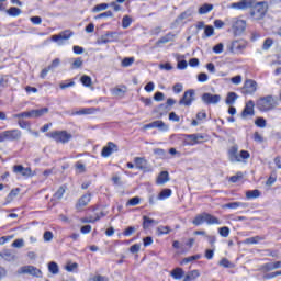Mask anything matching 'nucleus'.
<instances>
[{
    "instance_id": "c756f323",
    "label": "nucleus",
    "mask_w": 281,
    "mask_h": 281,
    "mask_svg": "<svg viewBox=\"0 0 281 281\" xmlns=\"http://www.w3.org/2000/svg\"><path fill=\"white\" fill-rule=\"evenodd\" d=\"M236 100H238V94H236V92H228L227 97H226V100H225V103L228 106H232V104H234L236 102Z\"/></svg>"
},
{
    "instance_id": "58836bf2",
    "label": "nucleus",
    "mask_w": 281,
    "mask_h": 281,
    "mask_svg": "<svg viewBox=\"0 0 281 281\" xmlns=\"http://www.w3.org/2000/svg\"><path fill=\"white\" fill-rule=\"evenodd\" d=\"M202 256L200 254L193 255L182 259L181 265H188L189 262H194V260H201Z\"/></svg>"
},
{
    "instance_id": "69168bd1",
    "label": "nucleus",
    "mask_w": 281,
    "mask_h": 281,
    "mask_svg": "<svg viewBox=\"0 0 281 281\" xmlns=\"http://www.w3.org/2000/svg\"><path fill=\"white\" fill-rule=\"evenodd\" d=\"M91 281H110L109 277L97 274L90 279Z\"/></svg>"
},
{
    "instance_id": "f8f14e48",
    "label": "nucleus",
    "mask_w": 281,
    "mask_h": 281,
    "mask_svg": "<svg viewBox=\"0 0 281 281\" xmlns=\"http://www.w3.org/2000/svg\"><path fill=\"white\" fill-rule=\"evenodd\" d=\"M0 258L5 260V262H16L19 260V256H16V251L13 249H3L0 252Z\"/></svg>"
},
{
    "instance_id": "7c9ffc66",
    "label": "nucleus",
    "mask_w": 281,
    "mask_h": 281,
    "mask_svg": "<svg viewBox=\"0 0 281 281\" xmlns=\"http://www.w3.org/2000/svg\"><path fill=\"white\" fill-rule=\"evenodd\" d=\"M151 124V128H158L159 131H168V125H166V123H164V121H154L150 123Z\"/></svg>"
},
{
    "instance_id": "20e7f679",
    "label": "nucleus",
    "mask_w": 281,
    "mask_h": 281,
    "mask_svg": "<svg viewBox=\"0 0 281 281\" xmlns=\"http://www.w3.org/2000/svg\"><path fill=\"white\" fill-rule=\"evenodd\" d=\"M46 137H50V139H54L57 144H69L74 136L67 131H54L47 133Z\"/></svg>"
},
{
    "instance_id": "c9c22d12",
    "label": "nucleus",
    "mask_w": 281,
    "mask_h": 281,
    "mask_svg": "<svg viewBox=\"0 0 281 281\" xmlns=\"http://www.w3.org/2000/svg\"><path fill=\"white\" fill-rule=\"evenodd\" d=\"M171 276L175 280H181L183 278V268H175L171 271Z\"/></svg>"
},
{
    "instance_id": "6e6552de",
    "label": "nucleus",
    "mask_w": 281,
    "mask_h": 281,
    "mask_svg": "<svg viewBox=\"0 0 281 281\" xmlns=\"http://www.w3.org/2000/svg\"><path fill=\"white\" fill-rule=\"evenodd\" d=\"M120 32H108L99 38L98 43L99 45H106V43H116L117 41H120Z\"/></svg>"
},
{
    "instance_id": "bf43d9fd",
    "label": "nucleus",
    "mask_w": 281,
    "mask_h": 281,
    "mask_svg": "<svg viewBox=\"0 0 281 281\" xmlns=\"http://www.w3.org/2000/svg\"><path fill=\"white\" fill-rule=\"evenodd\" d=\"M25 246V241L23 239H15L12 243V247H15V249H21V247Z\"/></svg>"
},
{
    "instance_id": "72a5a7b5",
    "label": "nucleus",
    "mask_w": 281,
    "mask_h": 281,
    "mask_svg": "<svg viewBox=\"0 0 281 281\" xmlns=\"http://www.w3.org/2000/svg\"><path fill=\"white\" fill-rule=\"evenodd\" d=\"M260 240H265V237H261V236L249 237L244 240V244L245 245H258V243H260Z\"/></svg>"
},
{
    "instance_id": "aec40b11",
    "label": "nucleus",
    "mask_w": 281,
    "mask_h": 281,
    "mask_svg": "<svg viewBox=\"0 0 281 281\" xmlns=\"http://www.w3.org/2000/svg\"><path fill=\"white\" fill-rule=\"evenodd\" d=\"M91 203V193L83 194L77 202L76 209L87 207Z\"/></svg>"
},
{
    "instance_id": "c03bdc74",
    "label": "nucleus",
    "mask_w": 281,
    "mask_h": 281,
    "mask_svg": "<svg viewBox=\"0 0 281 281\" xmlns=\"http://www.w3.org/2000/svg\"><path fill=\"white\" fill-rule=\"evenodd\" d=\"M276 270L273 262L263 263L260 267V271H263L265 273H269V271Z\"/></svg>"
},
{
    "instance_id": "a19ab883",
    "label": "nucleus",
    "mask_w": 281,
    "mask_h": 281,
    "mask_svg": "<svg viewBox=\"0 0 281 281\" xmlns=\"http://www.w3.org/2000/svg\"><path fill=\"white\" fill-rule=\"evenodd\" d=\"M48 271L53 273V276L58 274L59 272L58 263H56L55 261H50L48 263Z\"/></svg>"
},
{
    "instance_id": "13d9d810",
    "label": "nucleus",
    "mask_w": 281,
    "mask_h": 281,
    "mask_svg": "<svg viewBox=\"0 0 281 281\" xmlns=\"http://www.w3.org/2000/svg\"><path fill=\"white\" fill-rule=\"evenodd\" d=\"M256 126H258L259 128H265V126H267V120H265V117H258L255 121Z\"/></svg>"
},
{
    "instance_id": "09e8293b",
    "label": "nucleus",
    "mask_w": 281,
    "mask_h": 281,
    "mask_svg": "<svg viewBox=\"0 0 281 281\" xmlns=\"http://www.w3.org/2000/svg\"><path fill=\"white\" fill-rule=\"evenodd\" d=\"M210 36H214V26L206 25L204 29V36L203 38H210Z\"/></svg>"
},
{
    "instance_id": "4468645a",
    "label": "nucleus",
    "mask_w": 281,
    "mask_h": 281,
    "mask_svg": "<svg viewBox=\"0 0 281 281\" xmlns=\"http://www.w3.org/2000/svg\"><path fill=\"white\" fill-rule=\"evenodd\" d=\"M13 172L14 175H21V177H25L26 179L34 176L32 175V168L23 167V165L13 166Z\"/></svg>"
},
{
    "instance_id": "9d476101",
    "label": "nucleus",
    "mask_w": 281,
    "mask_h": 281,
    "mask_svg": "<svg viewBox=\"0 0 281 281\" xmlns=\"http://www.w3.org/2000/svg\"><path fill=\"white\" fill-rule=\"evenodd\" d=\"M255 91H258V82L254 79H247L241 89V93H244V95H252Z\"/></svg>"
},
{
    "instance_id": "4c0bfd02",
    "label": "nucleus",
    "mask_w": 281,
    "mask_h": 281,
    "mask_svg": "<svg viewBox=\"0 0 281 281\" xmlns=\"http://www.w3.org/2000/svg\"><path fill=\"white\" fill-rule=\"evenodd\" d=\"M19 192H21L19 188L11 190L10 193L7 195V203H12V201H14V198L19 196Z\"/></svg>"
},
{
    "instance_id": "2f4dec72",
    "label": "nucleus",
    "mask_w": 281,
    "mask_h": 281,
    "mask_svg": "<svg viewBox=\"0 0 281 281\" xmlns=\"http://www.w3.org/2000/svg\"><path fill=\"white\" fill-rule=\"evenodd\" d=\"M214 10V4L204 3L202 7L199 8V14H207Z\"/></svg>"
},
{
    "instance_id": "ea45409f",
    "label": "nucleus",
    "mask_w": 281,
    "mask_h": 281,
    "mask_svg": "<svg viewBox=\"0 0 281 281\" xmlns=\"http://www.w3.org/2000/svg\"><path fill=\"white\" fill-rule=\"evenodd\" d=\"M193 225H203V223H205V213L199 214L194 217V220L192 221Z\"/></svg>"
},
{
    "instance_id": "e2e57ef3",
    "label": "nucleus",
    "mask_w": 281,
    "mask_h": 281,
    "mask_svg": "<svg viewBox=\"0 0 281 281\" xmlns=\"http://www.w3.org/2000/svg\"><path fill=\"white\" fill-rule=\"evenodd\" d=\"M82 63L81 57L76 58L72 63V69H80V67H82Z\"/></svg>"
},
{
    "instance_id": "dca6fc26",
    "label": "nucleus",
    "mask_w": 281,
    "mask_h": 281,
    "mask_svg": "<svg viewBox=\"0 0 281 281\" xmlns=\"http://www.w3.org/2000/svg\"><path fill=\"white\" fill-rule=\"evenodd\" d=\"M256 0H241L239 2H234L231 8L235 10H247L248 8H254Z\"/></svg>"
},
{
    "instance_id": "6e6d98bb",
    "label": "nucleus",
    "mask_w": 281,
    "mask_h": 281,
    "mask_svg": "<svg viewBox=\"0 0 281 281\" xmlns=\"http://www.w3.org/2000/svg\"><path fill=\"white\" fill-rule=\"evenodd\" d=\"M137 232V228L135 226H128L127 228L124 229L123 236H133Z\"/></svg>"
},
{
    "instance_id": "de8ad7c7",
    "label": "nucleus",
    "mask_w": 281,
    "mask_h": 281,
    "mask_svg": "<svg viewBox=\"0 0 281 281\" xmlns=\"http://www.w3.org/2000/svg\"><path fill=\"white\" fill-rule=\"evenodd\" d=\"M133 23V19H131V16L128 15H124L123 20H122V27L124 30L131 27V24Z\"/></svg>"
},
{
    "instance_id": "a18cd8bd",
    "label": "nucleus",
    "mask_w": 281,
    "mask_h": 281,
    "mask_svg": "<svg viewBox=\"0 0 281 281\" xmlns=\"http://www.w3.org/2000/svg\"><path fill=\"white\" fill-rule=\"evenodd\" d=\"M172 195V190L170 189H164L159 195L158 199H160V201H164V199H168Z\"/></svg>"
},
{
    "instance_id": "bb28decb",
    "label": "nucleus",
    "mask_w": 281,
    "mask_h": 281,
    "mask_svg": "<svg viewBox=\"0 0 281 281\" xmlns=\"http://www.w3.org/2000/svg\"><path fill=\"white\" fill-rule=\"evenodd\" d=\"M112 95H116L117 98H124L126 93V86H120L111 89Z\"/></svg>"
},
{
    "instance_id": "f3484780",
    "label": "nucleus",
    "mask_w": 281,
    "mask_h": 281,
    "mask_svg": "<svg viewBox=\"0 0 281 281\" xmlns=\"http://www.w3.org/2000/svg\"><path fill=\"white\" fill-rule=\"evenodd\" d=\"M175 104H177V101L172 98H169V99H167V105L160 104L159 106L154 109V113H159L158 117H164L168 106H175Z\"/></svg>"
},
{
    "instance_id": "423d86ee",
    "label": "nucleus",
    "mask_w": 281,
    "mask_h": 281,
    "mask_svg": "<svg viewBox=\"0 0 281 281\" xmlns=\"http://www.w3.org/2000/svg\"><path fill=\"white\" fill-rule=\"evenodd\" d=\"M249 43L245 40H235L229 45V52L232 54H236L237 56L240 54H245V49H247Z\"/></svg>"
},
{
    "instance_id": "6ab92c4d",
    "label": "nucleus",
    "mask_w": 281,
    "mask_h": 281,
    "mask_svg": "<svg viewBox=\"0 0 281 281\" xmlns=\"http://www.w3.org/2000/svg\"><path fill=\"white\" fill-rule=\"evenodd\" d=\"M228 159L232 164L240 162V158L238 156V145H234L228 150Z\"/></svg>"
},
{
    "instance_id": "9b49d317",
    "label": "nucleus",
    "mask_w": 281,
    "mask_h": 281,
    "mask_svg": "<svg viewBox=\"0 0 281 281\" xmlns=\"http://www.w3.org/2000/svg\"><path fill=\"white\" fill-rule=\"evenodd\" d=\"M70 36H74V32L66 30L57 35H53L50 38L54 43L63 45L64 41H69Z\"/></svg>"
},
{
    "instance_id": "39448f33",
    "label": "nucleus",
    "mask_w": 281,
    "mask_h": 281,
    "mask_svg": "<svg viewBox=\"0 0 281 281\" xmlns=\"http://www.w3.org/2000/svg\"><path fill=\"white\" fill-rule=\"evenodd\" d=\"M22 133L20 130H7L0 133V144H3V142H19Z\"/></svg>"
},
{
    "instance_id": "774afa93",
    "label": "nucleus",
    "mask_w": 281,
    "mask_h": 281,
    "mask_svg": "<svg viewBox=\"0 0 281 281\" xmlns=\"http://www.w3.org/2000/svg\"><path fill=\"white\" fill-rule=\"evenodd\" d=\"M223 47H224L223 43L216 44L213 47L214 54H223Z\"/></svg>"
},
{
    "instance_id": "f704fd0d",
    "label": "nucleus",
    "mask_w": 281,
    "mask_h": 281,
    "mask_svg": "<svg viewBox=\"0 0 281 281\" xmlns=\"http://www.w3.org/2000/svg\"><path fill=\"white\" fill-rule=\"evenodd\" d=\"M260 196V190L255 189V190H249L246 192V199L251 200V199H259Z\"/></svg>"
},
{
    "instance_id": "680f3d73",
    "label": "nucleus",
    "mask_w": 281,
    "mask_h": 281,
    "mask_svg": "<svg viewBox=\"0 0 281 281\" xmlns=\"http://www.w3.org/2000/svg\"><path fill=\"white\" fill-rule=\"evenodd\" d=\"M43 237L45 243H50V240L54 238V233H52V231H46Z\"/></svg>"
},
{
    "instance_id": "cd10ccee",
    "label": "nucleus",
    "mask_w": 281,
    "mask_h": 281,
    "mask_svg": "<svg viewBox=\"0 0 281 281\" xmlns=\"http://www.w3.org/2000/svg\"><path fill=\"white\" fill-rule=\"evenodd\" d=\"M135 166L138 170H146V167L148 166V161H146V158L136 157L134 159Z\"/></svg>"
},
{
    "instance_id": "338daca9",
    "label": "nucleus",
    "mask_w": 281,
    "mask_h": 281,
    "mask_svg": "<svg viewBox=\"0 0 281 281\" xmlns=\"http://www.w3.org/2000/svg\"><path fill=\"white\" fill-rule=\"evenodd\" d=\"M154 155H157L158 157H160V159H164V157H166V150L161 148H156L154 149Z\"/></svg>"
},
{
    "instance_id": "864d4df0",
    "label": "nucleus",
    "mask_w": 281,
    "mask_h": 281,
    "mask_svg": "<svg viewBox=\"0 0 281 281\" xmlns=\"http://www.w3.org/2000/svg\"><path fill=\"white\" fill-rule=\"evenodd\" d=\"M139 201H142L139 199V196H134L132 199H130L126 203L127 206H131V207H135V205H139Z\"/></svg>"
},
{
    "instance_id": "473e14b6",
    "label": "nucleus",
    "mask_w": 281,
    "mask_h": 281,
    "mask_svg": "<svg viewBox=\"0 0 281 281\" xmlns=\"http://www.w3.org/2000/svg\"><path fill=\"white\" fill-rule=\"evenodd\" d=\"M66 191H67V186L66 184H63L61 187H59V189L54 194L55 201H60V199H63V196L65 195Z\"/></svg>"
},
{
    "instance_id": "603ef678",
    "label": "nucleus",
    "mask_w": 281,
    "mask_h": 281,
    "mask_svg": "<svg viewBox=\"0 0 281 281\" xmlns=\"http://www.w3.org/2000/svg\"><path fill=\"white\" fill-rule=\"evenodd\" d=\"M218 234L222 236V238H227L229 236V227L223 226L218 228Z\"/></svg>"
},
{
    "instance_id": "052dcab7",
    "label": "nucleus",
    "mask_w": 281,
    "mask_h": 281,
    "mask_svg": "<svg viewBox=\"0 0 281 281\" xmlns=\"http://www.w3.org/2000/svg\"><path fill=\"white\" fill-rule=\"evenodd\" d=\"M271 45H273V40L267 38V40H265V42H263L262 49H263L265 52H267V50H269V48L271 47Z\"/></svg>"
},
{
    "instance_id": "2eb2a0df",
    "label": "nucleus",
    "mask_w": 281,
    "mask_h": 281,
    "mask_svg": "<svg viewBox=\"0 0 281 281\" xmlns=\"http://www.w3.org/2000/svg\"><path fill=\"white\" fill-rule=\"evenodd\" d=\"M194 102V90H188L183 93V97L180 99L179 104L184 106H191Z\"/></svg>"
},
{
    "instance_id": "0e129e2a",
    "label": "nucleus",
    "mask_w": 281,
    "mask_h": 281,
    "mask_svg": "<svg viewBox=\"0 0 281 281\" xmlns=\"http://www.w3.org/2000/svg\"><path fill=\"white\" fill-rule=\"evenodd\" d=\"M75 168L76 170H78L79 173L87 171V167H85V165L80 161L76 162Z\"/></svg>"
},
{
    "instance_id": "37998d69",
    "label": "nucleus",
    "mask_w": 281,
    "mask_h": 281,
    "mask_svg": "<svg viewBox=\"0 0 281 281\" xmlns=\"http://www.w3.org/2000/svg\"><path fill=\"white\" fill-rule=\"evenodd\" d=\"M21 12V9L16 7H11L7 10V14H9V16H20Z\"/></svg>"
},
{
    "instance_id": "8fccbe9b",
    "label": "nucleus",
    "mask_w": 281,
    "mask_h": 281,
    "mask_svg": "<svg viewBox=\"0 0 281 281\" xmlns=\"http://www.w3.org/2000/svg\"><path fill=\"white\" fill-rule=\"evenodd\" d=\"M175 40V34L172 33H168L167 35L162 36L159 38L158 43H170V41H173Z\"/></svg>"
},
{
    "instance_id": "f257e3e1",
    "label": "nucleus",
    "mask_w": 281,
    "mask_h": 281,
    "mask_svg": "<svg viewBox=\"0 0 281 281\" xmlns=\"http://www.w3.org/2000/svg\"><path fill=\"white\" fill-rule=\"evenodd\" d=\"M225 24L231 27L234 36H240L247 30V22L238 18H227Z\"/></svg>"
},
{
    "instance_id": "412c9836",
    "label": "nucleus",
    "mask_w": 281,
    "mask_h": 281,
    "mask_svg": "<svg viewBox=\"0 0 281 281\" xmlns=\"http://www.w3.org/2000/svg\"><path fill=\"white\" fill-rule=\"evenodd\" d=\"M46 113H49L48 108H42L38 110H31L29 111V119H36V117H43Z\"/></svg>"
},
{
    "instance_id": "a878e982",
    "label": "nucleus",
    "mask_w": 281,
    "mask_h": 281,
    "mask_svg": "<svg viewBox=\"0 0 281 281\" xmlns=\"http://www.w3.org/2000/svg\"><path fill=\"white\" fill-rule=\"evenodd\" d=\"M170 181V175L168 171H161L156 180L157 186H164V183H168Z\"/></svg>"
},
{
    "instance_id": "393cba45",
    "label": "nucleus",
    "mask_w": 281,
    "mask_h": 281,
    "mask_svg": "<svg viewBox=\"0 0 281 281\" xmlns=\"http://www.w3.org/2000/svg\"><path fill=\"white\" fill-rule=\"evenodd\" d=\"M238 207H247L245 202H229L223 205L224 210H238Z\"/></svg>"
},
{
    "instance_id": "f03ea898",
    "label": "nucleus",
    "mask_w": 281,
    "mask_h": 281,
    "mask_svg": "<svg viewBox=\"0 0 281 281\" xmlns=\"http://www.w3.org/2000/svg\"><path fill=\"white\" fill-rule=\"evenodd\" d=\"M252 7L254 8L250 11L251 19H254L255 21H260V20L265 19V16L269 10V2H267V1L257 2Z\"/></svg>"
},
{
    "instance_id": "5fc2aeb1",
    "label": "nucleus",
    "mask_w": 281,
    "mask_h": 281,
    "mask_svg": "<svg viewBox=\"0 0 281 281\" xmlns=\"http://www.w3.org/2000/svg\"><path fill=\"white\" fill-rule=\"evenodd\" d=\"M157 233L159 236H164V234H170V226H158Z\"/></svg>"
},
{
    "instance_id": "1a4fd4ad",
    "label": "nucleus",
    "mask_w": 281,
    "mask_h": 281,
    "mask_svg": "<svg viewBox=\"0 0 281 281\" xmlns=\"http://www.w3.org/2000/svg\"><path fill=\"white\" fill-rule=\"evenodd\" d=\"M184 137V144L187 146H195V144H201L205 139V136L203 134L196 133V134H183Z\"/></svg>"
},
{
    "instance_id": "7ed1b4c3",
    "label": "nucleus",
    "mask_w": 281,
    "mask_h": 281,
    "mask_svg": "<svg viewBox=\"0 0 281 281\" xmlns=\"http://www.w3.org/2000/svg\"><path fill=\"white\" fill-rule=\"evenodd\" d=\"M276 106H278V101L273 98V95H267L263 98H260L257 101V109H259V111H273V109H276Z\"/></svg>"
},
{
    "instance_id": "0eeeda50",
    "label": "nucleus",
    "mask_w": 281,
    "mask_h": 281,
    "mask_svg": "<svg viewBox=\"0 0 281 281\" xmlns=\"http://www.w3.org/2000/svg\"><path fill=\"white\" fill-rule=\"evenodd\" d=\"M19 276H32L33 278H42L43 272L34 266H23L18 270Z\"/></svg>"
},
{
    "instance_id": "c85d7f7f",
    "label": "nucleus",
    "mask_w": 281,
    "mask_h": 281,
    "mask_svg": "<svg viewBox=\"0 0 281 281\" xmlns=\"http://www.w3.org/2000/svg\"><path fill=\"white\" fill-rule=\"evenodd\" d=\"M200 277H201V272H199V270H191L186 274L183 281H194L196 280V278H200Z\"/></svg>"
},
{
    "instance_id": "ddd939ff",
    "label": "nucleus",
    "mask_w": 281,
    "mask_h": 281,
    "mask_svg": "<svg viewBox=\"0 0 281 281\" xmlns=\"http://www.w3.org/2000/svg\"><path fill=\"white\" fill-rule=\"evenodd\" d=\"M201 99L204 104L210 105V104H218L222 98H221V94H212L210 92H205L202 94Z\"/></svg>"
},
{
    "instance_id": "3c124183",
    "label": "nucleus",
    "mask_w": 281,
    "mask_h": 281,
    "mask_svg": "<svg viewBox=\"0 0 281 281\" xmlns=\"http://www.w3.org/2000/svg\"><path fill=\"white\" fill-rule=\"evenodd\" d=\"M133 63H135V57H125L121 65L122 67H131L133 65Z\"/></svg>"
},
{
    "instance_id": "a211bd4d",
    "label": "nucleus",
    "mask_w": 281,
    "mask_h": 281,
    "mask_svg": "<svg viewBox=\"0 0 281 281\" xmlns=\"http://www.w3.org/2000/svg\"><path fill=\"white\" fill-rule=\"evenodd\" d=\"M113 153H117V145L112 142H109L106 146L102 148L101 156L102 157H111Z\"/></svg>"
},
{
    "instance_id": "5701e85b",
    "label": "nucleus",
    "mask_w": 281,
    "mask_h": 281,
    "mask_svg": "<svg viewBox=\"0 0 281 281\" xmlns=\"http://www.w3.org/2000/svg\"><path fill=\"white\" fill-rule=\"evenodd\" d=\"M254 106H256V103H254L252 100L248 101L241 112V117H247V115H254Z\"/></svg>"
},
{
    "instance_id": "49530a36",
    "label": "nucleus",
    "mask_w": 281,
    "mask_h": 281,
    "mask_svg": "<svg viewBox=\"0 0 281 281\" xmlns=\"http://www.w3.org/2000/svg\"><path fill=\"white\" fill-rule=\"evenodd\" d=\"M80 82L83 85V87H91L92 85V79L88 75H83L80 78Z\"/></svg>"
},
{
    "instance_id": "4d7b16f0",
    "label": "nucleus",
    "mask_w": 281,
    "mask_h": 281,
    "mask_svg": "<svg viewBox=\"0 0 281 281\" xmlns=\"http://www.w3.org/2000/svg\"><path fill=\"white\" fill-rule=\"evenodd\" d=\"M66 271H68L69 273L76 271V269H78V263L76 262H68L65 267Z\"/></svg>"
},
{
    "instance_id": "b1692460",
    "label": "nucleus",
    "mask_w": 281,
    "mask_h": 281,
    "mask_svg": "<svg viewBox=\"0 0 281 281\" xmlns=\"http://www.w3.org/2000/svg\"><path fill=\"white\" fill-rule=\"evenodd\" d=\"M204 223L207 225H221V220L210 213H204Z\"/></svg>"
},
{
    "instance_id": "4be33fe9",
    "label": "nucleus",
    "mask_w": 281,
    "mask_h": 281,
    "mask_svg": "<svg viewBox=\"0 0 281 281\" xmlns=\"http://www.w3.org/2000/svg\"><path fill=\"white\" fill-rule=\"evenodd\" d=\"M159 225V221L150 218L148 216H143V229H150V227Z\"/></svg>"
},
{
    "instance_id": "e433bc0d",
    "label": "nucleus",
    "mask_w": 281,
    "mask_h": 281,
    "mask_svg": "<svg viewBox=\"0 0 281 281\" xmlns=\"http://www.w3.org/2000/svg\"><path fill=\"white\" fill-rule=\"evenodd\" d=\"M93 108H83L79 111L72 112L71 115H91Z\"/></svg>"
},
{
    "instance_id": "79ce46f5",
    "label": "nucleus",
    "mask_w": 281,
    "mask_h": 281,
    "mask_svg": "<svg viewBox=\"0 0 281 281\" xmlns=\"http://www.w3.org/2000/svg\"><path fill=\"white\" fill-rule=\"evenodd\" d=\"M108 8H109V3H100L92 8V12L94 13L104 12V10H108Z\"/></svg>"
}]
</instances>
